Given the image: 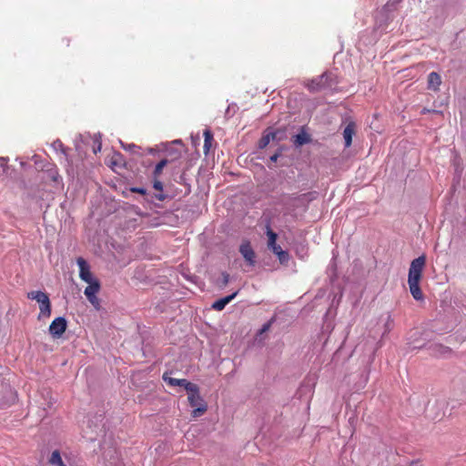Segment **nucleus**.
Here are the masks:
<instances>
[{"mask_svg":"<svg viewBox=\"0 0 466 466\" xmlns=\"http://www.w3.org/2000/svg\"><path fill=\"white\" fill-rule=\"evenodd\" d=\"M67 322L64 317L56 318L49 326V333L54 338H60L66 330Z\"/></svg>","mask_w":466,"mask_h":466,"instance_id":"4","label":"nucleus"},{"mask_svg":"<svg viewBox=\"0 0 466 466\" xmlns=\"http://www.w3.org/2000/svg\"><path fill=\"white\" fill-rule=\"evenodd\" d=\"M131 192L138 193L140 195L145 196L147 194V189L144 187H131Z\"/></svg>","mask_w":466,"mask_h":466,"instance_id":"24","label":"nucleus"},{"mask_svg":"<svg viewBox=\"0 0 466 466\" xmlns=\"http://www.w3.org/2000/svg\"><path fill=\"white\" fill-rule=\"evenodd\" d=\"M441 84V76L436 72H431L428 76V87L434 91L439 90V87Z\"/></svg>","mask_w":466,"mask_h":466,"instance_id":"11","label":"nucleus"},{"mask_svg":"<svg viewBox=\"0 0 466 466\" xmlns=\"http://www.w3.org/2000/svg\"><path fill=\"white\" fill-rule=\"evenodd\" d=\"M27 298L30 299H35L39 303L40 313L38 315V319H40L42 317L48 318L51 315V303L49 297L46 293L42 291H31L27 294Z\"/></svg>","mask_w":466,"mask_h":466,"instance_id":"3","label":"nucleus"},{"mask_svg":"<svg viewBox=\"0 0 466 466\" xmlns=\"http://www.w3.org/2000/svg\"><path fill=\"white\" fill-rule=\"evenodd\" d=\"M76 262L79 267V277L83 281L89 283L97 280L93 278L89 265L83 258H78Z\"/></svg>","mask_w":466,"mask_h":466,"instance_id":"5","label":"nucleus"},{"mask_svg":"<svg viewBox=\"0 0 466 466\" xmlns=\"http://www.w3.org/2000/svg\"><path fill=\"white\" fill-rule=\"evenodd\" d=\"M49 462L52 464V465H56V466H66L63 460H62V457L60 455V452L58 451H54L51 454V457L49 459Z\"/></svg>","mask_w":466,"mask_h":466,"instance_id":"17","label":"nucleus"},{"mask_svg":"<svg viewBox=\"0 0 466 466\" xmlns=\"http://www.w3.org/2000/svg\"><path fill=\"white\" fill-rule=\"evenodd\" d=\"M310 141V137L308 134L302 132L295 137L294 144L297 147L303 146Z\"/></svg>","mask_w":466,"mask_h":466,"instance_id":"16","label":"nucleus"},{"mask_svg":"<svg viewBox=\"0 0 466 466\" xmlns=\"http://www.w3.org/2000/svg\"><path fill=\"white\" fill-rule=\"evenodd\" d=\"M266 234L268 236V248L277 245L276 241L278 235L270 228L269 226H267Z\"/></svg>","mask_w":466,"mask_h":466,"instance_id":"18","label":"nucleus"},{"mask_svg":"<svg viewBox=\"0 0 466 466\" xmlns=\"http://www.w3.org/2000/svg\"><path fill=\"white\" fill-rule=\"evenodd\" d=\"M402 0H388L387 3L382 7V11L385 13L392 12L397 9L398 4H400Z\"/></svg>","mask_w":466,"mask_h":466,"instance_id":"20","label":"nucleus"},{"mask_svg":"<svg viewBox=\"0 0 466 466\" xmlns=\"http://www.w3.org/2000/svg\"><path fill=\"white\" fill-rule=\"evenodd\" d=\"M269 327H270V322L264 324L262 329H260V333H263V332H266L267 330H268Z\"/></svg>","mask_w":466,"mask_h":466,"instance_id":"26","label":"nucleus"},{"mask_svg":"<svg viewBox=\"0 0 466 466\" xmlns=\"http://www.w3.org/2000/svg\"><path fill=\"white\" fill-rule=\"evenodd\" d=\"M277 132L267 131L258 141V147L265 148L271 140L276 139Z\"/></svg>","mask_w":466,"mask_h":466,"instance_id":"14","label":"nucleus"},{"mask_svg":"<svg viewBox=\"0 0 466 466\" xmlns=\"http://www.w3.org/2000/svg\"><path fill=\"white\" fill-rule=\"evenodd\" d=\"M222 278H223L222 286L225 287V286L228 285V283L229 281V274L227 273V272H223L222 273Z\"/></svg>","mask_w":466,"mask_h":466,"instance_id":"25","label":"nucleus"},{"mask_svg":"<svg viewBox=\"0 0 466 466\" xmlns=\"http://www.w3.org/2000/svg\"><path fill=\"white\" fill-rule=\"evenodd\" d=\"M87 299L96 309H100V300L96 296H93L91 298H88Z\"/></svg>","mask_w":466,"mask_h":466,"instance_id":"21","label":"nucleus"},{"mask_svg":"<svg viewBox=\"0 0 466 466\" xmlns=\"http://www.w3.org/2000/svg\"><path fill=\"white\" fill-rule=\"evenodd\" d=\"M238 292H234L225 298L216 300L211 308L217 311H221L225 307L237 296Z\"/></svg>","mask_w":466,"mask_h":466,"instance_id":"10","label":"nucleus"},{"mask_svg":"<svg viewBox=\"0 0 466 466\" xmlns=\"http://www.w3.org/2000/svg\"><path fill=\"white\" fill-rule=\"evenodd\" d=\"M278 258L280 263H286L289 260V253L283 250L279 255H278Z\"/></svg>","mask_w":466,"mask_h":466,"instance_id":"22","label":"nucleus"},{"mask_svg":"<svg viewBox=\"0 0 466 466\" xmlns=\"http://www.w3.org/2000/svg\"><path fill=\"white\" fill-rule=\"evenodd\" d=\"M275 255H279L283 249L281 248V247L279 245H275V246H272L270 248H268Z\"/></svg>","mask_w":466,"mask_h":466,"instance_id":"23","label":"nucleus"},{"mask_svg":"<svg viewBox=\"0 0 466 466\" xmlns=\"http://www.w3.org/2000/svg\"><path fill=\"white\" fill-rule=\"evenodd\" d=\"M328 75L326 73L311 79L306 85L310 92H319L327 86Z\"/></svg>","mask_w":466,"mask_h":466,"instance_id":"6","label":"nucleus"},{"mask_svg":"<svg viewBox=\"0 0 466 466\" xmlns=\"http://www.w3.org/2000/svg\"><path fill=\"white\" fill-rule=\"evenodd\" d=\"M279 157V153H275L274 155H272L270 157V161L271 162H276L278 160Z\"/></svg>","mask_w":466,"mask_h":466,"instance_id":"27","label":"nucleus"},{"mask_svg":"<svg viewBox=\"0 0 466 466\" xmlns=\"http://www.w3.org/2000/svg\"><path fill=\"white\" fill-rule=\"evenodd\" d=\"M203 135H204L203 151H204L205 155H208L212 147V142L214 140V137H213L212 132L209 129H205Z\"/></svg>","mask_w":466,"mask_h":466,"instance_id":"13","label":"nucleus"},{"mask_svg":"<svg viewBox=\"0 0 466 466\" xmlns=\"http://www.w3.org/2000/svg\"><path fill=\"white\" fill-rule=\"evenodd\" d=\"M168 160L164 158L160 160L155 167L153 171V177H159L162 174L163 168L167 165Z\"/></svg>","mask_w":466,"mask_h":466,"instance_id":"19","label":"nucleus"},{"mask_svg":"<svg viewBox=\"0 0 466 466\" xmlns=\"http://www.w3.org/2000/svg\"><path fill=\"white\" fill-rule=\"evenodd\" d=\"M239 252L248 262L249 266H254L256 263V254L253 250L249 241H244L239 247Z\"/></svg>","mask_w":466,"mask_h":466,"instance_id":"7","label":"nucleus"},{"mask_svg":"<svg viewBox=\"0 0 466 466\" xmlns=\"http://www.w3.org/2000/svg\"><path fill=\"white\" fill-rule=\"evenodd\" d=\"M158 178L159 177H154L153 182V187L158 191V193L155 195V198L159 201H164L166 199V195L163 194V184Z\"/></svg>","mask_w":466,"mask_h":466,"instance_id":"15","label":"nucleus"},{"mask_svg":"<svg viewBox=\"0 0 466 466\" xmlns=\"http://www.w3.org/2000/svg\"><path fill=\"white\" fill-rule=\"evenodd\" d=\"M355 123L353 122H350L344 131H343V137H344V140H345V147H350L351 146V143H352V137L353 135L355 134Z\"/></svg>","mask_w":466,"mask_h":466,"instance_id":"9","label":"nucleus"},{"mask_svg":"<svg viewBox=\"0 0 466 466\" xmlns=\"http://www.w3.org/2000/svg\"><path fill=\"white\" fill-rule=\"evenodd\" d=\"M0 165H1V167H5L6 165V162L5 161L4 158L0 159Z\"/></svg>","mask_w":466,"mask_h":466,"instance_id":"28","label":"nucleus"},{"mask_svg":"<svg viewBox=\"0 0 466 466\" xmlns=\"http://www.w3.org/2000/svg\"><path fill=\"white\" fill-rule=\"evenodd\" d=\"M187 392L188 394L187 400L189 405L194 408L192 410V417L197 418L203 415L208 410V405L200 396L199 387L195 384V389Z\"/></svg>","mask_w":466,"mask_h":466,"instance_id":"2","label":"nucleus"},{"mask_svg":"<svg viewBox=\"0 0 466 466\" xmlns=\"http://www.w3.org/2000/svg\"><path fill=\"white\" fill-rule=\"evenodd\" d=\"M426 264V257L424 255L413 259L410 263L408 275V284L411 296L415 300H423L424 296L420 287L422 279L423 268Z\"/></svg>","mask_w":466,"mask_h":466,"instance_id":"1","label":"nucleus"},{"mask_svg":"<svg viewBox=\"0 0 466 466\" xmlns=\"http://www.w3.org/2000/svg\"><path fill=\"white\" fill-rule=\"evenodd\" d=\"M87 284H88V286L85 289V291H84L86 297L88 299L93 296H96V294L100 290L99 281L96 280V281L89 282Z\"/></svg>","mask_w":466,"mask_h":466,"instance_id":"12","label":"nucleus"},{"mask_svg":"<svg viewBox=\"0 0 466 466\" xmlns=\"http://www.w3.org/2000/svg\"><path fill=\"white\" fill-rule=\"evenodd\" d=\"M163 380L172 387L180 386L183 387L187 391H191L192 389H195V383L187 381L186 379H175L169 377L167 373L163 374Z\"/></svg>","mask_w":466,"mask_h":466,"instance_id":"8","label":"nucleus"}]
</instances>
